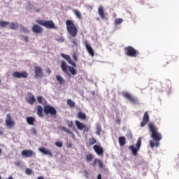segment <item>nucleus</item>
I'll return each instance as SVG.
<instances>
[{"instance_id":"10","label":"nucleus","mask_w":179,"mask_h":179,"mask_svg":"<svg viewBox=\"0 0 179 179\" xmlns=\"http://www.w3.org/2000/svg\"><path fill=\"white\" fill-rule=\"evenodd\" d=\"M124 97H125L129 101H131V103H133V104H136L138 103V100L136 97H134V96H131V94L128 92H125L123 94Z\"/></svg>"},{"instance_id":"13","label":"nucleus","mask_w":179,"mask_h":179,"mask_svg":"<svg viewBox=\"0 0 179 179\" xmlns=\"http://www.w3.org/2000/svg\"><path fill=\"white\" fill-rule=\"evenodd\" d=\"M34 73H35V78H43V69L40 66H35L34 67Z\"/></svg>"},{"instance_id":"15","label":"nucleus","mask_w":179,"mask_h":179,"mask_svg":"<svg viewBox=\"0 0 179 179\" xmlns=\"http://www.w3.org/2000/svg\"><path fill=\"white\" fill-rule=\"evenodd\" d=\"M21 155L23 157H31L34 155V152L31 150H24L22 151Z\"/></svg>"},{"instance_id":"25","label":"nucleus","mask_w":179,"mask_h":179,"mask_svg":"<svg viewBox=\"0 0 179 179\" xmlns=\"http://www.w3.org/2000/svg\"><path fill=\"white\" fill-rule=\"evenodd\" d=\"M56 80L59 82V85H65V80L61 76H56Z\"/></svg>"},{"instance_id":"4","label":"nucleus","mask_w":179,"mask_h":179,"mask_svg":"<svg viewBox=\"0 0 179 179\" xmlns=\"http://www.w3.org/2000/svg\"><path fill=\"white\" fill-rule=\"evenodd\" d=\"M124 52L127 57H132L136 58L139 55V51L136 50L132 46H127L124 48Z\"/></svg>"},{"instance_id":"31","label":"nucleus","mask_w":179,"mask_h":179,"mask_svg":"<svg viewBox=\"0 0 179 179\" xmlns=\"http://www.w3.org/2000/svg\"><path fill=\"white\" fill-rule=\"evenodd\" d=\"M67 68L69 72L71 73V75H73V76L76 75V70L75 69V68L71 66H68Z\"/></svg>"},{"instance_id":"3","label":"nucleus","mask_w":179,"mask_h":179,"mask_svg":"<svg viewBox=\"0 0 179 179\" xmlns=\"http://www.w3.org/2000/svg\"><path fill=\"white\" fill-rule=\"evenodd\" d=\"M36 23L38 24H41V26H43L46 29H55L57 30L58 27L55 26V23L52 20H36Z\"/></svg>"},{"instance_id":"18","label":"nucleus","mask_w":179,"mask_h":179,"mask_svg":"<svg viewBox=\"0 0 179 179\" xmlns=\"http://www.w3.org/2000/svg\"><path fill=\"white\" fill-rule=\"evenodd\" d=\"M93 149L94 152H96V154L99 155V156H102L103 153H104V150L103 149V147H100L99 145H94Z\"/></svg>"},{"instance_id":"38","label":"nucleus","mask_w":179,"mask_h":179,"mask_svg":"<svg viewBox=\"0 0 179 179\" xmlns=\"http://www.w3.org/2000/svg\"><path fill=\"white\" fill-rule=\"evenodd\" d=\"M38 103H39V104H43V100H44V98H43V96H38L36 97Z\"/></svg>"},{"instance_id":"43","label":"nucleus","mask_w":179,"mask_h":179,"mask_svg":"<svg viewBox=\"0 0 179 179\" xmlns=\"http://www.w3.org/2000/svg\"><path fill=\"white\" fill-rule=\"evenodd\" d=\"M55 145L57 146V148H62V142H55Z\"/></svg>"},{"instance_id":"59","label":"nucleus","mask_w":179,"mask_h":179,"mask_svg":"<svg viewBox=\"0 0 179 179\" xmlns=\"http://www.w3.org/2000/svg\"><path fill=\"white\" fill-rule=\"evenodd\" d=\"M0 179H2V178H1V176H0Z\"/></svg>"},{"instance_id":"6","label":"nucleus","mask_w":179,"mask_h":179,"mask_svg":"<svg viewBox=\"0 0 179 179\" xmlns=\"http://www.w3.org/2000/svg\"><path fill=\"white\" fill-rule=\"evenodd\" d=\"M43 112L45 113V115H48L50 114L52 115V117H53V115H57V109L50 105H46L44 106Z\"/></svg>"},{"instance_id":"16","label":"nucleus","mask_w":179,"mask_h":179,"mask_svg":"<svg viewBox=\"0 0 179 179\" xmlns=\"http://www.w3.org/2000/svg\"><path fill=\"white\" fill-rule=\"evenodd\" d=\"M98 13L101 19L107 20V17H106V13H104V8H103V6H99L98 8Z\"/></svg>"},{"instance_id":"9","label":"nucleus","mask_w":179,"mask_h":179,"mask_svg":"<svg viewBox=\"0 0 179 179\" xmlns=\"http://www.w3.org/2000/svg\"><path fill=\"white\" fill-rule=\"evenodd\" d=\"M6 127H8V128L9 129L13 128V127H15V121L12 120V116L10 115V113L6 115Z\"/></svg>"},{"instance_id":"17","label":"nucleus","mask_w":179,"mask_h":179,"mask_svg":"<svg viewBox=\"0 0 179 179\" xmlns=\"http://www.w3.org/2000/svg\"><path fill=\"white\" fill-rule=\"evenodd\" d=\"M85 45L90 55H91V57H94V50H93V48H92V46H90V45L87 43V41H85Z\"/></svg>"},{"instance_id":"41","label":"nucleus","mask_w":179,"mask_h":179,"mask_svg":"<svg viewBox=\"0 0 179 179\" xmlns=\"http://www.w3.org/2000/svg\"><path fill=\"white\" fill-rule=\"evenodd\" d=\"M67 124H68L69 128H72V127H73V122H72V121L68 120Z\"/></svg>"},{"instance_id":"55","label":"nucleus","mask_w":179,"mask_h":179,"mask_svg":"<svg viewBox=\"0 0 179 179\" xmlns=\"http://www.w3.org/2000/svg\"><path fill=\"white\" fill-rule=\"evenodd\" d=\"M117 122L118 124H121V120L117 119Z\"/></svg>"},{"instance_id":"8","label":"nucleus","mask_w":179,"mask_h":179,"mask_svg":"<svg viewBox=\"0 0 179 179\" xmlns=\"http://www.w3.org/2000/svg\"><path fill=\"white\" fill-rule=\"evenodd\" d=\"M75 124H76L78 129H79V131H83V129H84V131H83L84 133L89 132V127L86 124L79 122V120H76Z\"/></svg>"},{"instance_id":"49","label":"nucleus","mask_w":179,"mask_h":179,"mask_svg":"<svg viewBox=\"0 0 179 179\" xmlns=\"http://www.w3.org/2000/svg\"><path fill=\"white\" fill-rule=\"evenodd\" d=\"M127 136V138H129V139H132V133H128Z\"/></svg>"},{"instance_id":"34","label":"nucleus","mask_w":179,"mask_h":179,"mask_svg":"<svg viewBox=\"0 0 179 179\" xmlns=\"http://www.w3.org/2000/svg\"><path fill=\"white\" fill-rule=\"evenodd\" d=\"M96 135H98V136H100V135H101V127H100V125L96 126Z\"/></svg>"},{"instance_id":"44","label":"nucleus","mask_w":179,"mask_h":179,"mask_svg":"<svg viewBox=\"0 0 179 179\" xmlns=\"http://www.w3.org/2000/svg\"><path fill=\"white\" fill-rule=\"evenodd\" d=\"M98 163H99V166L100 169H103V167L104 166L103 162H101V160L99 159Z\"/></svg>"},{"instance_id":"50","label":"nucleus","mask_w":179,"mask_h":179,"mask_svg":"<svg viewBox=\"0 0 179 179\" xmlns=\"http://www.w3.org/2000/svg\"><path fill=\"white\" fill-rule=\"evenodd\" d=\"M73 58L74 61H78V56H76V54H74V55H73Z\"/></svg>"},{"instance_id":"2","label":"nucleus","mask_w":179,"mask_h":179,"mask_svg":"<svg viewBox=\"0 0 179 179\" xmlns=\"http://www.w3.org/2000/svg\"><path fill=\"white\" fill-rule=\"evenodd\" d=\"M66 30L71 37H76L79 30L78 29V26L75 24V22L71 20H67L66 22Z\"/></svg>"},{"instance_id":"22","label":"nucleus","mask_w":179,"mask_h":179,"mask_svg":"<svg viewBox=\"0 0 179 179\" xmlns=\"http://www.w3.org/2000/svg\"><path fill=\"white\" fill-rule=\"evenodd\" d=\"M61 69L63 72H68V66H66V62H65V61H62Z\"/></svg>"},{"instance_id":"26","label":"nucleus","mask_w":179,"mask_h":179,"mask_svg":"<svg viewBox=\"0 0 179 179\" xmlns=\"http://www.w3.org/2000/svg\"><path fill=\"white\" fill-rule=\"evenodd\" d=\"M90 146H93L95 143H97V140L94 137L90 138L88 140Z\"/></svg>"},{"instance_id":"39","label":"nucleus","mask_w":179,"mask_h":179,"mask_svg":"<svg viewBox=\"0 0 179 179\" xmlns=\"http://www.w3.org/2000/svg\"><path fill=\"white\" fill-rule=\"evenodd\" d=\"M25 173L28 174V176H31V174L33 173V171L31 169H27Z\"/></svg>"},{"instance_id":"47","label":"nucleus","mask_w":179,"mask_h":179,"mask_svg":"<svg viewBox=\"0 0 179 179\" xmlns=\"http://www.w3.org/2000/svg\"><path fill=\"white\" fill-rule=\"evenodd\" d=\"M22 38H24L25 43H29V36H22Z\"/></svg>"},{"instance_id":"33","label":"nucleus","mask_w":179,"mask_h":179,"mask_svg":"<svg viewBox=\"0 0 179 179\" xmlns=\"http://www.w3.org/2000/svg\"><path fill=\"white\" fill-rule=\"evenodd\" d=\"M67 104L71 108L75 107V103L73 102V101H72V99H68Z\"/></svg>"},{"instance_id":"53","label":"nucleus","mask_w":179,"mask_h":179,"mask_svg":"<svg viewBox=\"0 0 179 179\" xmlns=\"http://www.w3.org/2000/svg\"><path fill=\"white\" fill-rule=\"evenodd\" d=\"M21 163L20 162H15V166H20Z\"/></svg>"},{"instance_id":"52","label":"nucleus","mask_w":179,"mask_h":179,"mask_svg":"<svg viewBox=\"0 0 179 179\" xmlns=\"http://www.w3.org/2000/svg\"><path fill=\"white\" fill-rule=\"evenodd\" d=\"M46 73H48L49 75H50V73H51V69H46Z\"/></svg>"},{"instance_id":"29","label":"nucleus","mask_w":179,"mask_h":179,"mask_svg":"<svg viewBox=\"0 0 179 179\" xmlns=\"http://www.w3.org/2000/svg\"><path fill=\"white\" fill-rule=\"evenodd\" d=\"M61 57H62V58H64V59H66V61H67L68 62H71V60L72 59H71V56L68 55H65L64 53H61L60 54Z\"/></svg>"},{"instance_id":"7","label":"nucleus","mask_w":179,"mask_h":179,"mask_svg":"<svg viewBox=\"0 0 179 179\" xmlns=\"http://www.w3.org/2000/svg\"><path fill=\"white\" fill-rule=\"evenodd\" d=\"M13 78H16L17 79H21V78H22L23 79H27V78H29V73L27 71H15L13 73Z\"/></svg>"},{"instance_id":"27","label":"nucleus","mask_w":179,"mask_h":179,"mask_svg":"<svg viewBox=\"0 0 179 179\" xmlns=\"http://www.w3.org/2000/svg\"><path fill=\"white\" fill-rule=\"evenodd\" d=\"M126 141H125V137L121 136L119 138V144L120 146H124L125 145Z\"/></svg>"},{"instance_id":"21","label":"nucleus","mask_w":179,"mask_h":179,"mask_svg":"<svg viewBox=\"0 0 179 179\" xmlns=\"http://www.w3.org/2000/svg\"><path fill=\"white\" fill-rule=\"evenodd\" d=\"M36 121V119L34 117L29 116L27 117V122L29 124V125H34V122Z\"/></svg>"},{"instance_id":"54","label":"nucleus","mask_w":179,"mask_h":179,"mask_svg":"<svg viewBox=\"0 0 179 179\" xmlns=\"http://www.w3.org/2000/svg\"><path fill=\"white\" fill-rule=\"evenodd\" d=\"M97 179H101V174H98Z\"/></svg>"},{"instance_id":"32","label":"nucleus","mask_w":179,"mask_h":179,"mask_svg":"<svg viewBox=\"0 0 179 179\" xmlns=\"http://www.w3.org/2000/svg\"><path fill=\"white\" fill-rule=\"evenodd\" d=\"M71 47H78V39L76 38H72L71 40Z\"/></svg>"},{"instance_id":"1","label":"nucleus","mask_w":179,"mask_h":179,"mask_svg":"<svg viewBox=\"0 0 179 179\" xmlns=\"http://www.w3.org/2000/svg\"><path fill=\"white\" fill-rule=\"evenodd\" d=\"M148 128L150 129V132H151L150 136L152 138V141L150 140L149 142L150 148L152 149H153L155 146L159 148V146H160V141L163 139L162 134L157 131V127H156L153 123H148Z\"/></svg>"},{"instance_id":"19","label":"nucleus","mask_w":179,"mask_h":179,"mask_svg":"<svg viewBox=\"0 0 179 179\" xmlns=\"http://www.w3.org/2000/svg\"><path fill=\"white\" fill-rule=\"evenodd\" d=\"M39 152H41L43 155H48L50 157H52L54 156L52 155V152H51V150H47V149H45V148H39Z\"/></svg>"},{"instance_id":"35","label":"nucleus","mask_w":179,"mask_h":179,"mask_svg":"<svg viewBox=\"0 0 179 179\" xmlns=\"http://www.w3.org/2000/svg\"><path fill=\"white\" fill-rule=\"evenodd\" d=\"M9 24V22L6 21H1L0 22V26L1 27H6Z\"/></svg>"},{"instance_id":"60","label":"nucleus","mask_w":179,"mask_h":179,"mask_svg":"<svg viewBox=\"0 0 179 179\" xmlns=\"http://www.w3.org/2000/svg\"><path fill=\"white\" fill-rule=\"evenodd\" d=\"M0 134H1V131H0Z\"/></svg>"},{"instance_id":"42","label":"nucleus","mask_w":179,"mask_h":179,"mask_svg":"<svg viewBox=\"0 0 179 179\" xmlns=\"http://www.w3.org/2000/svg\"><path fill=\"white\" fill-rule=\"evenodd\" d=\"M56 40L58 41V43H64V41H65V38L64 37H60Z\"/></svg>"},{"instance_id":"46","label":"nucleus","mask_w":179,"mask_h":179,"mask_svg":"<svg viewBox=\"0 0 179 179\" xmlns=\"http://www.w3.org/2000/svg\"><path fill=\"white\" fill-rule=\"evenodd\" d=\"M69 64H70V65H72V66H74V68H76V63L73 62L72 59L69 62Z\"/></svg>"},{"instance_id":"36","label":"nucleus","mask_w":179,"mask_h":179,"mask_svg":"<svg viewBox=\"0 0 179 179\" xmlns=\"http://www.w3.org/2000/svg\"><path fill=\"white\" fill-rule=\"evenodd\" d=\"M122 23V18H117L115 20V25L118 26V24H121Z\"/></svg>"},{"instance_id":"12","label":"nucleus","mask_w":179,"mask_h":179,"mask_svg":"<svg viewBox=\"0 0 179 179\" xmlns=\"http://www.w3.org/2000/svg\"><path fill=\"white\" fill-rule=\"evenodd\" d=\"M25 100L27 101V103H28V104H31V106H33V104L36 103V97H34V95H33L31 93L28 94L27 97L25 98Z\"/></svg>"},{"instance_id":"28","label":"nucleus","mask_w":179,"mask_h":179,"mask_svg":"<svg viewBox=\"0 0 179 179\" xmlns=\"http://www.w3.org/2000/svg\"><path fill=\"white\" fill-rule=\"evenodd\" d=\"M73 13L78 19H82V13H80V11H79V10H73Z\"/></svg>"},{"instance_id":"14","label":"nucleus","mask_w":179,"mask_h":179,"mask_svg":"<svg viewBox=\"0 0 179 179\" xmlns=\"http://www.w3.org/2000/svg\"><path fill=\"white\" fill-rule=\"evenodd\" d=\"M31 30L35 34H41V33H43V27H40L38 24H34Z\"/></svg>"},{"instance_id":"11","label":"nucleus","mask_w":179,"mask_h":179,"mask_svg":"<svg viewBox=\"0 0 179 179\" xmlns=\"http://www.w3.org/2000/svg\"><path fill=\"white\" fill-rule=\"evenodd\" d=\"M150 120L149 113L148 112H145L143 116V120L141 122V127H145L149 122Z\"/></svg>"},{"instance_id":"37","label":"nucleus","mask_w":179,"mask_h":179,"mask_svg":"<svg viewBox=\"0 0 179 179\" xmlns=\"http://www.w3.org/2000/svg\"><path fill=\"white\" fill-rule=\"evenodd\" d=\"M86 160L87 162H92L93 160V155L89 154L86 156Z\"/></svg>"},{"instance_id":"45","label":"nucleus","mask_w":179,"mask_h":179,"mask_svg":"<svg viewBox=\"0 0 179 179\" xmlns=\"http://www.w3.org/2000/svg\"><path fill=\"white\" fill-rule=\"evenodd\" d=\"M31 132L34 134V135H37V130L36 129V128H32L31 129Z\"/></svg>"},{"instance_id":"48","label":"nucleus","mask_w":179,"mask_h":179,"mask_svg":"<svg viewBox=\"0 0 179 179\" xmlns=\"http://www.w3.org/2000/svg\"><path fill=\"white\" fill-rule=\"evenodd\" d=\"M97 163H99V159H95L94 160V162H93V166H94V167L97 164Z\"/></svg>"},{"instance_id":"51","label":"nucleus","mask_w":179,"mask_h":179,"mask_svg":"<svg viewBox=\"0 0 179 179\" xmlns=\"http://www.w3.org/2000/svg\"><path fill=\"white\" fill-rule=\"evenodd\" d=\"M87 8L90 10H93V7H92L91 5L87 6Z\"/></svg>"},{"instance_id":"58","label":"nucleus","mask_w":179,"mask_h":179,"mask_svg":"<svg viewBox=\"0 0 179 179\" xmlns=\"http://www.w3.org/2000/svg\"><path fill=\"white\" fill-rule=\"evenodd\" d=\"M0 85H1V80H0Z\"/></svg>"},{"instance_id":"56","label":"nucleus","mask_w":179,"mask_h":179,"mask_svg":"<svg viewBox=\"0 0 179 179\" xmlns=\"http://www.w3.org/2000/svg\"><path fill=\"white\" fill-rule=\"evenodd\" d=\"M38 179H44V178L43 176H39L38 177Z\"/></svg>"},{"instance_id":"40","label":"nucleus","mask_w":179,"mask_h":179,"mask_svg":"<svg viewBox=\"0 0 179 179\" xmlns=\"http://www.w3.org/2000/svg\"><path fill=\"white\" fill-rule=\"evenodd\" d=\"M20 31H22L23 33H29V31L26 27H22L20 28Z\"/></svg>"},{"instance_id":"23","label":"nucleus","mask_w":179,"mask_h":179,"mask_svg":"<svg viewBox=\"0 0 179 179\" xmlns=\"http://www.w3.org/2000/svg\"><path fill=\"white\" fill-rule=\"evenodd\" d=\"M9 27L11 30H16V29H19V23L18 22H11L10 24Z\"/></svg>"},{"instance_id":"30","label":"nucleus","mask_w":179,"mask_h":179,"mask_svg":"<svg viewBox=\"0 0 179 179\" xmlns=\"http://www.w3.org/2000/svg\"><path fill=\"white\" fill-rule=\"evenodd\" d=\"M62 131H64V132H66V134H69L70 135H72L73 136H75V134L73 132L71 131V129L66 128V127H62Z\"/></svg>"},{"instance_id":"57","label":"nucleus","mask_w":179,"mask_h":179,"mask_svg":"<svg viewBox=\"0 0 179 179\" xmlns=\"http://www.w3.org/2000/svg\"><path fill=\"white\" fill-rule=\"evenodd\" d=\"M0 155H2V149L0 148Z\"/></svg>"},{"instance_id":"20","label":"nucleus","mask_w":179,"mask_h":179,"mask_svg":"<svg viewBox=\"0 0 179 179\" xmlns=\"http://www.w3.org/2000/svg\"><path fill=\"white\" fill-rule=\"evenodd\" d=\"M36 110H37V115H38V117H44V114L43 113V111H44V109H43V106L38 105L36 107Z\"/></svg>"},{"instance_id":"24","label":"nucleus","mask_w":179,"mask_h":179,"mask_svg":"<svg viewBox=\"0 0 179 179\" xmlns=\"http://www.w3.org/2000/svg\"><path fill=\"white\" fill-rule=\"evenodd\" d=\"M78 118H79V120H86V114L82 111H80L78 113Z\"/></svg>"},{"instance_id":"5","label":"nucleus","mask_w":179,"mask_h":179,"mask_svg":"<svg viewBox=\"0 0 179 179\" xmlns=\"http://www.w3.org/2000/svg\"><path fill=\"white\" fill-rule=\"evenodd\" d=\"M141 145H142V139L139 138L136 144V148H135V145L129 146V150H131L133 155L138 156V152H139V149H141Z\"/></svg>"}]
</instances>
